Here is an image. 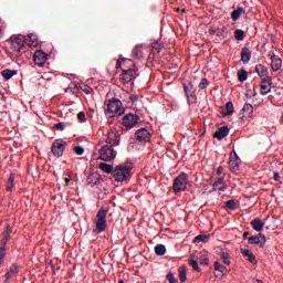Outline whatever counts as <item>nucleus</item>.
Wrapping results in <instances>:
<instances>
[{"instance_id": "obj_1", "label": "nucleus", "mask_w": 283, "mask_h": 283, "mask_svg": "<svg viewBox=\"0 0 283 283\" xmlns=\"http://www.w3.org/2000/svg\"><path fill=\"white\" fill-rule=\"evenodd\" d=\"M132 165H117L114 168L113 178L116 182H127L132 180Z\"/></svg>"}, {"instance_id": "obj_2", "label": "nucleus", "mask_w": 283, "mask_h": 283, "mask_svg": "<svg viewBox=\"0 0 283 283\" xmlns=\"http://www.w3.org/2000/svg\"><path fill=\"white\" fill-rule=\"evenodd\" d=\"M122 114H125L123 102L118 98L109 99L106 108V116H108V118H114V116H122Z\"/></svg>"}, {"instance_id": "obj_3", "label": "nucleus", "mask_w": 283, "mask_h": 283, "mask_svg": "<svg viewBox=\"0 0 283 283\" xmlns=\"http://www.w3.org/2000/svg\"><path fill=\"white\" fill-rule=\"evenodd\" d=\"M187 185H189V176L186 172H180L174 179L172 191L175 193H180L187 189Z\"/></svg>"}, {"instance_id": "obj_4", "label": "nucleus", "mask_w": 283, "mask_h": 283, "mask_svg": "<svg viewBox=\"0 0 283 283\" xmlns=\"http://www.w3.org/2000/svg\"><path fill=\"white\" fill-rule=\"evenodd\" d=\"M107 209L101 208L96 214V231L103 233L107 229Z\"/></svg>"}, {"instance_id": "obj_5", "label": "nucleus", "mask_w": 283, "mask_h": 283, "mask_svg": "<svg viewBox=\"0 0 283 283\" xmlns=\"http://www.w3.org/2000/svg\"><path fill=\"white\" fill-rule=\"evenodd\" d=\"M116 158V150L109 145H105L99 149V160L104 163H112Z\"/></svg>"}, {"instance_id": "obj_6", "label": "nucleus", "mask_w": 283, "mask_h": 283, "mask_svg": "<svg viewBox=\"0 0 283 283\" xmlns=\"http://www.w3.org/2000/svg\"><path fill=\"white\" fill-rule=\"evenodd\" d=\"M136 76H138V74L136 73V70L123 69L122 74L119 75V81H122V83L124 84L132 83V85H134V81L136 80Z\"/></svg>"}, {"instance_id": "obj_7", "label": "nucleus", "mask_w": 283, "mask_h": 283, "mask_svg": "<svg viewBox=\"0 0 283 283\" xmlns=\"http://www.w3.org/2000/svg\"><path fill=\"white\" fill-rule=\"evenodd\" d=\"M139 120L140 117L138 115L129 113L122 118V124L124 127H127V129H134Z\"/></svg>"}, {"instance_id": "obj_8", "label": "nucleus", "mask_w": 283, "mask_h": 283, "mask_svg": "<svg viewBox=\"0 0 283 283\" xmlns=\"http://www.w3.org/2000/svg\"><path fill=\"white\" fill-rule=\"evenodd\" d=\"M64 150H65V143L63 139H56L51 146V151L53 156H56V158H61V156H63Z\"/></svg>"}, {"instance_id": "obj_9", "label": "nucleus", "mask_w": 283, "mask_h": 283, "mask_svg": "<svg viewBox=\"0 0 283 283\" xmlns=\"http://www.w3.org/2000/svg\"><path fill=\"white\" fill-rule=\"evenodd\" d=\"M135 138L138 140V143H149L151 139V133H149L147 128H140L136 130Z\"/></svg>"}, {"instance_id": "obj_10", "label": "nucleus", "mask_w": 283, "mask_h": 283, "mask_svg": "<svg viewBox=\"0 0 283 283\" xmlns=\"http://www.w3.org/2000/svg\"><path fill=\"white\" fill-rule=\"evenodd\" d=\"M11 48L14 52H23L25 50V41L21 36H15L11 40Z\"/></svg>"}, {"instance_id": "obj_11", "label": "nucleus", "mask_w": 283, "mask_h": 283, "mask_svg": "<svg viewBox=\"0 0 283 283\" xmlns=\"http://www.w3.org/2000/svg\"><path fill=\"white\" fill-rule=\"evenodd\" d=\"M33 61L35 65L43 67V65H45V61H48V54L43 51H35L33 54Z\"/></svg>"}, {"instance_id": "obj_12", "label": "nucleus", "mask_w": 283, "mask_h": 283, "mask_svg": "<svg viewBox=\"0 0 283 283\" xmlns=\"http://www.w3.org/2000/svg\"><path fill=\"white\" fill-rule=\"evenodd\" d=\"M105 143L109 145L108 147H118L120 145V135L116 133H108V137H106Z\"/></svg>"}, {"instance_id": "obj_13", "label": "nucleus", "mask_w": 283, "mask_h": 283, "mask_svg": "<svg viewBox=\"0 0 283 283\" xmlns=\"http://www.w3.org/2000/svg\"><path fill=\"white\" fill-rule=\"evenodd\" d=\"M249 244H258L261 249L266 244V237L264 234L252 235L248 239Z\"/></svg>"}, {"instance_id": "obj_14", "label": "nucleus", "mask_w": 283, "mask_h": 283, "mask_svg": "<svg viewBox=\"0 0 283 283\" xmlns=\"http://www.w3.org/2000/svg\"><path fill=\"white\" fill-rule=\"evenodd\" d=\"M255 72L260 76L261 81H271V77L269 76V67H266L265 65L258 64L255 66Z\"/></svg>"}, {"instance_id": "obj_15", "label": "nucleus", "mask_w": 283, "mask_h": 283, "mask_svg": "<svg viewBox=\"0 0 283 283\" xmlns=\"http://www.w3.org/2000/svg\"><path fill=\"white\" fill-rule=\"evenodd\" d=\"M273 84L272 78L270 80H261V92L262 96H266L271 92V85Z\"/></svg>"}, {"instance_id": "obj_16", "label": "nucleus", "mask_w": 283, "mask_h": 283, "mask_svg": "<svg viewBox=\"0 0 283 283\" xmlns=\"http://www.w3.org/2000/svg\"><path fill=\"white\" fill-rule=\"evenodd\" d=\"M229 167L231 171H238L240 169V157L234 153V156H230Z\"/></svg>"}, {"instance_id": "obj_17", "label": "nucleus", "mask_w": 283, "mask_h": 283, "mask_svg": "<svg viewBox=\"0 0 283 283\" xmlns=\"http://www.w3.org/2000/svg\"><path fill=\"white\" fill-rule=\"evenodd\" d=\"M11 234H12V228H10V224H7V229L2 233L3 238H2L1 244L3 247H8V242H10V240L12 239Z\"/></svg>"}, {"instance_id": "obj_18", "label": "nucleus", "mask_w": 283, "mask_h": 283, "mask_svg": "<svg viewBox=\"0 0 283 283\" xmlns=\"http://www.w3.org/2000/svg\"><path fill=\"white\" fill-rule=\"evenodd\" d=\"M271 61L273 72L280 71V69L282 67V59H280L277 55H275V53H273L271 56Z\"/></svg>"}, {"instance_id": "obj_19", "label": "nucleus", "mask_w": 283, "mask_h": 283, "mask_svg": "<svg viewBox=\"0 0 283 283\" xmlns=\"http://www.w3.org/2000/svg\"><path fill=\"white\" fill-rule=\"evenodd\" d=\"M227 136H229V127L227 126L220 127L213 135L218 140H222V138H227Z\"/></svg>"}, {"instance_id": "obj_20", "label": "nucleus", "mask_w": 283, "mask_h": 283, "mask_svg": "<svg viewBox=\"0 0 283 283\" xmlns=\"http://www.w3.org/2000/svg\"><path fill=\"white\" fill-rule=\"evenodd\" d=\"M242 112V118H253V105L244 104Z\"/></svg>"}, {"instance_id": "obj_21", "label": "nucleus", "mask_w": 283, "mask_h": 283, "mask_svg": "<svg viewBox=\"0 0 283 283\" xmlns=\"http://www.w3.org/2000/svg\"><path fill=\"white\" fill-rule=\"evenodd\" d=\"M251 227L252 229H254V231H258V232L264 231V222L260 218H254L251 221Z\"/></svg>"}, {"instance_id": "obj_22", "label": "nucleus", "mask_w": 283, "mask_h": 283, "mask_svg": "<svg viewBox=\"0 0 283 283\" xmlns=\"http://www.w3.org/2000/svg\"><path fill=\"white\" fill-rule=\"evenodd\" d=\"M241 253L244 258H248L251 264H258V260L255 259V254L251 252L249 249H241Z\"/></svg>"}, {"instance_id": "obj_23", "label": "nucleus", "mask_w": 283, "mask_h": 283, "mask_svg": "<svg viewBox=\"0 0 283 283\" xmlns=\"http://www.w3.org/2000/svg\"><path fill=\"white\" fill-rule=\"evenodd\" d=\"M241 61L242 63L247 64L251 61V50L249 48L243 46L241 50Z\"/></svg>"}, {"instance_id": "obj_24", "label": "nucleus", "mask_w": 283, "mask_h": 283, "mask_svg": "<svg viewBox=\"0 0 283 283\" xmlns=\"http://www.w3.org/2000/svg\"><path fill=\"white\" fill-rule=\"evenodd\" d=\"M19 273V265L12 264L4 275L6 280H11V277H15V275Z\"/></svg>"}, {"instance_id": "obj_25", "label": "nucleus", "mask_w": 283, "mask_h": 283, "mask_svg": "<svg viewBox=\"0 0 283 283\" xmlns=\"http://www.w3.org/2000/svg\"><path fill=\"white\" fill-rule=\"evenodd\" d=\"M1 76L6 81H10V78H12V76H17V70L6 69V70L1 71Z\"/></svg>"}, {"instance_id": "obj_26", "label": "nucleus", "mask_w": 283, "mask_h": 283, "mask_svg": "<svg viewBox=\"0 0 283 283\" xmlns=\"http://www.w3.org/2000/svg\"><path fill=\"white\" fill-rule=\"evenodd\" d=\"M244 12V8L238 7L235 10H233L230 14L232 21H238L240 17H242V13Z\"/></svg>"}, {"instance_id": "obj_27", "label": "nucleus", "mask_w": 283, "mask_h": 283, "mask_svg": "<svg viewBox=\"0 0 283 283\" xmlns=\"http://www.w3.org/2000/svg\"><path fill=\"white\" fill-rule=\"evenodd\" d=\"M99 169L101 171H103L104 174H113L114 175V166L109 165V164H105V163H101L99 164Z\"/></svg>"}, {"instance_id": "obj_28", "label": "nucleus", "mask_w": 283, "mask_h": 283, "mask_svg": "<svg viewBox=\"0 0 283 283\" xmlns=\"http://www.w3.org/2000/svg\"><path fill=\"white\" fill-rule=\"evenodd\" d=\"M218 255L222 260L223 264H226V266H229V264H231V259L229 258V252H224L221 250L218 253Z\"/></svg>"}, {"instance_id": "obj_29", "label": "nucleus", "mask_w": 283, "mask_h": 283, "mask_svg": "<svg viewBox=\"0 0 283 283\" xmlns=\"http://www.w3.org/2000/svg\"><path fill=\"white\" fill-rule=\"evenodd\" d=\"M195 258L196 255L191 254L188 259V264L192 266L193 271L200 272V266L198 265V261Z\"/></svg>"}, {"instance_id": "obj_30", "label": "nucleus", "mask_w": 283, "mask_h": 283, "mask_svg": "<svg viewBox=\"0 0 283 283\" xmlns=\"http://www.w3.org/2000/svg\"><path fill=\"white\" fill-rule=\"evenodd\" d=\"M226 207L227 209H230V211H235V209H238V207H240V203L238 201H235V199H231L226 201Z\"/></svg>"}, {"instance_id": "obj_31", "label": "nucleus", "mask_w": 283, "mask_h": 283, "mask_svg": "<svg viewBox=\"0 0 283 283\" xmlns=\"http://www.w3.org/2000/svg\"><path fill=\"white\" fill-rule=\"evenodd\" d=\"M210 234H199L195 237L193 242L195 244H200V242H209Z\"/></svg>"}, {"instance_id": "obj_32", "label": "nucleus", "mask_w": 283, "mask_h": 283, "mask_svg": "<svg viewBox=\"0 0 283 283\" xmlns=\"http://www.w3.org/2000/svg\"><path fill=\"white\" fill-rule=\"evenodd\" d=\"M237 76L240 83H244L249 78V73L244 69H241L238 71Z\"/></svg>"}, {"instance_id": "obj_33", "label": "nucleus", "mask_w": 283, "mask_h": 283, "mask_svg": "<svg viewBox=\"0 0 283 283\" xmlns=\"http://www.w3.org/2000/svg\"><path fill=\"white\" fill-rule=\"evenodd\" d=\"M14 178L17 176L14 174H10L8 182H7V191L11 192L14 189Z\"/></svg>"}, {"instance_id": "obj_34", "label": "nucleus", "mask_w": 283, "mask_h": 283, "mask_svg": "<svg viewBox=\"0 0 283 283\" xmlns=\"http://www.w3.org/2000/svg\"><path fill=\"white\" fill-rule=\"evenodd\" d=\"M217 36H219V39H227V36H229V28L223 27L219 29L217 31Z\"/></svg>"}, {"instance_id": "obj_35", "label": "nucleus", "mask_w": 283, "mask_h": 283, "mask_svg": "<svg viewBox=\"0 0 283 283\" xmlns=\"http://www.w3.org/2000/svg\"><path fill=\"white\" fill-rule=\"evenodd\" d=\"M184 92H185V96L187 98V103L188 105H191V96H193V94H196V91H192L191 94H189V87L187 86V84H184Z\"/></svg>"}, {"instance_id": "obj_36", "label": "nucleus", "mask_w": 283, "mask_h": 283, "mask_svg": "<svg viewBox=\"0 0 283 283\" xmlns=\"http://www.w3.org/2000/svg\"><path fill=\"white\" fill-rule=\"evenodd\" d=\"M155 253L156 255H165L167 253V248H165L164 244H157L155 247Z\"/></svg>"}, {"instance_id": "obj_37", "label": "nucleus", "mask_w": 283, "mask_h": 283, "mask_svg": "<svg viewBox=\"0 0 283 283\" xmlns=\"http://www.w3.org/2000/svg\"><path fill=\"white\" fill-rule=\"evenodd\" d=\"M179 280L180 282H187V266H181L179 269Z\"/></svg>"}, {"instance_id": "obj_38", "label": "nucleus", "mask_w": 283, "mask_h": 283, "mask_svg": "<svg viewBox=\"0 0 283 283\" xmlns=\"http://www.w3.org/2000/svg\"><path fill=\"white\" fill-rule=\"evenodd\" d=\"M199 264H201V266H209V256H207V253L200 254Z\"/></svg>"}, {"instance_id": "obj_39", "label": "nucleus", "mask_w": 283, "mask_h": 283, "mask_svg": "<svg viewBox=\"0 0 283 283\" xmlns=\"http://www.w3.org/2000/svg\"><path fill=\"white\" fill-rule=\"evenodd\" d=\"M151 48H153V54H160V50H163V43L154 42L151 44Z\"/></svg>"}, {"instance_id": "obj_40", "label": "nucleus", "mask_w": 283, "mask_h": 283, "mask_svg": "<svg viewBox=\"0 0 283 283\" xmlns=\"http://www.w3.org/2000/svg\"><path fill=\"white\" fill-rule=\"evenodd\" d=\"M233 103L232 102H228L226 104V113H223V116H231L233 114Z\"/></svg>"}, {"instance_id": "obj_41", "label": "nucleus", "mask_w": 283, "mask_h": 283, "mask_svg": "<svg viewBox=\"0 0 283 283\" xmlns=\"http://www.w3.org/2000/svg\"><path fill=\"white\" fill-rule=\"evenodd\" d=\"M80 90H82V92H84V94H94V88H92L87 84H81Z\"/></svg>"}, {"instance_id": "obj_42", "label": "nucleus", "mask_w": 283, "mask_h": 283, "mask_svg": "<svg viewBox=\"0 0 283 283\" xmlns=\"http://www.w3.org/2000/svg\"><path fill=\"white\" fill-rule=\"evenodd\" d=\"M244 31L242 30V29H237L235 31H234V39L237 40V41H242L243 39H244Z\"/></svg>"}, {"instance_id": "obj_43", "label": "nucleus", "mask_w": 283, "mask_h": 283, "mask_svg": "<svg viewBox=\"0 0 283 283\" xmlns=\"http://www.w3.org/2000/svg\"><path fill=\"white\" fill-rule=\"evenodd\" d=\"M214 271H218L219 273H224V271H227V266L222 265L219 261H216Z\"/></svg>"}, {"instance_id": "obj_44", "label": "nucleus", "mask_w": 283, "mask_h": 283, "mask_svg": "<svg viewBox=\"0 0 283 283\" xmlns=\"http://www.w3.org/2000/svg\"><path fill=\"white\" fill-rule=\"evenodd\" d=\"M198 86H199V90H207V87H209V80L205 77L201 78Z\"/></svg>"}, {"instance_id": "obj_45", "label": "nucleus", "mask_w": 283, "mask_h": 283, "mask_svg": "<svg viewBox=\"0 0 283 283\" xmlns=\"http://www.w3.org/2000/svg\"><path fill=\"white\" fill-rule=\"evenodd\" d=\"M73 151L76 154V156H83V154H85V149L81 146H75Z\"/></svg>"}, {"instance_id": "obj_46", "label": "nucleus", "mask_w": 283, "mask_h": 283, "mask_svg": "<svg viewBox=\"0 0 283 283\" xmlns=\"http://www.w3.org/2000/svg\"><path fill=\"white\" fill-rule=\"evenodd\" d=\"M4 258H6V245H1V248H0V266L3 264Z\"/></svg>"}, {"instance_id": "obj_47", "label": "nucleus", "mask_w": 283, "mask_h": 283, "mask_svg": "<svg viewBox=\"0 0 283 283\" xmlns=\"http://www.w3.org/2000/svg\"><path fill=\"white\" fill-rule=\"evenodd\" d=\"M166 280L169 283H178V280L176 279V276H174V273H168L167 276H166Z\"/></svg>"}, {"instance_id": "obj_48", "label": "nucleus", "mask_w": 283, "mask_h": 283, "mask_svg": "<svg viewBox=\"0 0 283 283\" xmlns=\"http://www.w3.org/2000/svg\"><path fill=\"white\" fill-rule=\"evenodd\" d=\"M54 129H57L59 132H64L65 130V124L63 122L54 124Z\"/></svg>"}, {"instance_id": "obj_49", "label": "nucleus", "mask_w": 283, "mask_h": 283, "mask_svg": "<svg viewBox=\"0 0 283 283\" xmlns=\"http://www.w3.org/2000/svg\"><path fill=\"white\" fill-rule=\"evenodd\" d=\"M123 63H132V60H129V59H122V61L118 60L117 63H116V67L117 69L123 67Z\"/></svg>"}, {"instance_id": "obj_50", "label": "nucleus", "mask_w": 283, "mask_h": 283, "mask_svg": "<svg viewBox=\"0 0 283 283\" xmlns=\"http://www.w3.org/2000/svg\"><path fill=\"white\" fill-rule=\"evenodd\" d=\"M77 119L80 120V123H85L87 120V118L85 117V112H80L77 114Z\"/></svg>"}, {"instance_id": "obj_51", "label": "nucleus", "mask_w": 283, "mask_h": 283, "mask_svg": "<svg viewBox=\"0 0 283 283\" xmlns=\"http://www.w3.org/2000/svg\"><path fill=\"white\" fill-rule=\"evenodd\" d=\"M220 185H224V178H219L218 180H216L214 182H213V185H212V187H214V189H218V187L220 186Z\"/></svg>"}, {"instance_id": "obj_52", "label": "nucleus", "mask_w": 283, "mask_h": 283, "mask_svg": "<svg viewBox=\"0 0 283 283\" xmlns=\"http://www.w3.org/2000/svg\"><path fill=\"white\" fill-rule=\"evenodd\" d=\"M133 54H135V56H137V59H140V48L136 46L133 50Z\"/></svg>"}, {"instance_id": "obj_53", "label": "nucleus", "mask_w": 283, "mask_h": 283, "mask_svg": "<svg viewBox=\"0 0 283 283\" xmlns=\"http://www.w3.org/2000/svg\"><path fill=\"white\" fill-rule=\"evenodd\" d=\"M138 98H139L138 95H134V94L129 95V101H130L132 103H137V102H138Z\"/></svg>"}, {"instance_id": "obj_54", "label": "nucleus", "mask_w": 283, "mask_h": 283, "mask_svg": "<svg viewBox=\"0 0 283 283\" xmlns=\"http://www.w3.org/2000/svg\"><path fill=\"white\" fill-rule=\"evenodd\" d=\"M217 174H218V176H222V174H224V168H222V166H219L217 168Z\"/></svg>"}, {"instance_id": "obj_55", "label": "nucleus", "mask_w": 283, "mask_h": 283, "mask_svg": "<svg viewBox=\"0 0 283 283\" xmlns=\"http://www.w3.org/2000/svg\"><path fill=\"white\" fill-rule=\"evenodd\" d=\"M274 180L275 182L280 181V172H274Z\"/></svg>"}, {"instance_id": "obj_56", "label": "nucleus", "mask_w": 283, "mask_h": 283, "mask_svg": "<svg viewBox=\"0 0 283 283\" xmlns=\"http://www.w3.org/2000/svg\"><path fill=\"white\" fill-rule=\"evenodd\" d=\"M250 234H251V233H250L249 231L244 232V233H243V240H247V238H249Z\"/></svg>"}, {"instance_id": "obj_57", "label": "nucleus", "mask_w": 283, "mask_h": 283, "mask_svg": "<svg viewBox=\"0 0 283 283\" xmlns=\"http://www.w3.org/2000/svg\"><path fill=\"white\" fill-rule=\"evenodd\" d=\"M93 178H94V176H88V177H87V182H88V185L92 182Z\"/></svg>"}, {"instance_id": "obj_58", "label": "nucleus", "mask_w": 283, "mask_h": 283, "mask_svg": "<svg viewBox=\"0 0 283 283\" xmlns=\"http://www.w3.org/2000/svg\"><path fill=\"white\" fill-rule=\"evenodd\" d=\"M64 180H65L66 186L70 185V178H65Z\"/></svg>"}, {"instance_id": "obj_59", "label": "nucleus", "mask_w": 283, "mask_h": 283, "mask_svg": "<svg viewBox=\"0 0 283 283\" xmlns=\"http://www.w3.org/2000/svg\"><path fill=\"white\" fill-rule=\"evenodd\" d=\"M226 189H227V188H224V187H219V188H218L219 191H224Z\"/></svg>"}, {"instance_id": "obj_60", "label": "nucleus", "mask_w": 283, "mask_h": 283, "mask_svg": "<svg viewBox=\"0 0 283 283\" xmlns=\"http://www.w3.org/2000/svg\"><path fill=\"white\" fill-rule=\"evenodd\" d=\"M3 36V30L0 29V39Z\"/></svg>"}, {"instance_id": "obj_61", "label": "nucleus", "mask_w": 283, "mask_h": 283, "mask_svg": "<svg viewBox=\"0 0 283 283\" xmlns=\"http://www.w3.org/2000/svg\"><path fill=\"white\" fill-rule=\"evenodd\" d=\"M4 283H10V279H6V280H4Z\"/></svg>"}, {"instance_id": "obj_62", "label": "nucleus", "mask_w": 283, "mask_h": 283, "mask_svg": "<svg viewBox=\"0 0 283 283\" xmlns=\"http://www.w3.org/2000/svg\"><path fill=\"white\" fill-rule=\"evenodd\" d=\"M189 85H190V87H193V84L191 82L189 83Z\"/></svg>"}, {"instance_id": "obj_63", "label": "nucleus", "mask_w": 283, "mask_h": 283, "mask_svg": "<svg viewBox=\"0 0 283 283\" xmlns=\"http://www.w3.org/2000/svg\"><path fill=\"white\" fill-rule=\"evenodd\" d=\"M185 11H186L185 9L181 10V12H185Z\"/></svg>"}]
</instances>
